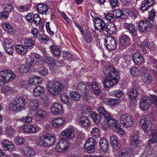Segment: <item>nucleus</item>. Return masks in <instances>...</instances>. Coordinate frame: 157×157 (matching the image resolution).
Returning <instances> with one entry per match:
<instances>
[{"mask_svg": "<svg viewBox=\"0 0 157 157\" xmlns=\"http://www.w3.org/2000/svg\"><path fill=\"white\" fill-rule=\"evenodd\" d=\"M48 91L54 95L59 94L63 88V85L60 82L56 81H49L47 85Z\"/></svg>", "mask_w": 157, "mask_h": 157, "instance_id": "f257e3e1", "label": "nucleus"}, {"mask_svg": "<svg viewBox=\"0 0 157 157\" xmlns=\"http://www.w3.org/2000/svg\"><path fill=\"white\" fill-rule=\"evenodd\" d=\"M16 76L10 70H5L0 72V85L10 82L16 78Z\"/></svg>", "mask_w": 157, "mask_h": 157, "instance_id": "f03ea898", "label": "nucleus"}, {"mask_svg": "<svg viewBox=\"0 0 157 157\" xmlns=\"http://www.w3.org/2000/svg\"><path fill=\"white\" fill-rule=\"evenodd\" d=\"M26 101L25 99L21 97L15 99L11 105L12 111L14 112H19L25 106Z\"/></svg>", "mask_w": 157, "mask_h": 157, "instance_id": "7ed1b4c3", "label": "nucleus"}, {"mask_svg": "<svg viewBox=\"0 0 157 157\" xmlns=\"http://www.w3.org/2000/svg\"><path fill=\"white\" fill-rule=\"evenodd\" d=\"M41 57L38 54L34 53L31 55L29 58L26 61V64L28 65L30 69L31 68H36L39 64V61Z\"/></svg>", "mask_w": 157, "mask_h": 157, "instance_id": "20e7f679", "label": "nucleus"}, {"mask_svg": "<svg viewBox=\"0 0 157 157\" xmlns=\"http://www.w3.org/2000/svg\"><path fill=\"white\" fill-rule=\"evenodd\" d=\"M153 28L152 22L148 20L141 21L139 22V29L140 32L145 33L150 31Z\"/></svg>", "mask_w": 157, "mask_h": 157, "instance_id": "39448f33", "label": "nucleus"}, {"mask_svg": "<svg viewBox=\"0 0 157 157\" xmlns=\"http://www.w3.org/2000/svg\"><path fill=\"white\" fill-rule=\"evenodd\" d=\"M107 122L109 126L114 132L118 133L121 135L124 134V132L120 128V125L119 123L116 120L110 118V119L108 120Z\"/></svg>", "mask_w": 157, "mask_h": 157, "instance_id": "423d86ee", "label": "nucleus"}, {"mask_svg": "<svg viewBox=\"0 0 157 157\" xmlns=\"http://www.w3.org/2000/svg\"><path fill=\"white\" fill-rule=\"evenodd\" d=\"M120 121L124 126L127 127L131 126L134 123L132 117L128 114L122 115L121 117Z\"/></svg>", "mask_w": 157, "mask_h": 157, "instance_id": "0eeeda50", "label": "nucleus"}, {"mask_svg": "<svg viewBox=\"0 0 157 157\" xmlns=\"http://www.w3.org/2000/svg\"><path fill=\"white\" fill-rule=\"evenodd\" d=\"M104 73L106 77L118 78V76L117 70L113 66H107L103 70Z\"/></svg>", "mask_w": 157, "mask_h": 157, "instance_id": "6e6552de", "label": "nucleus"}, {"mask_svg": "<svg viewBox=\"0 0 157 157\" xmlns=\"http://www.w3.org/2000/svg\"><path fill=\"white\" fill-rule=\"evenodd\" d=\"M95 140L93 138L87 139L84 146L85 151L89 153H93L95 151Z\"/></svg>", "mask_w": 157, "mask_h": 157, "instance_id": "1a4fd4ad", "label": "nucleus"}, {"mask_svg": "<svg viewBox=\"0 0 157 157\" xmlns=\"http://www.w3.org/2000/svg\"><path fill=\"white\" fill-rule=\"evenodd\" d=\"M69 147L68 142L66 140L62 138L56 145V149L58 152H65L68 150Z\"/></svg>", "mask_w": 157, "mask_h": 157, "instance_id": "9d476101", "label": "nucleus"}, {"mask_svg": "<svg viewBox=\"0 0 157 157\" xmlns=\"http://www.w3.org/2000/svg\"><path fill=\"white\" fill-rule=\"evenodd\" d=\"M94 28L100 32L105 30L106 27L105 23L103 20L100 18L97 17L94 20Z\"/></svg>", "mask_w": 157, "mask_h": 157, "instance_id": "9b49d317", "label": "nucleus"}, {"mask_svg": "<svg viewBox=\"0 0 157 157\" xmlns=\"http://www.w3.org/2000/svg\"><path fill=\"white\" fill-rule=\"evenodd\" d=\"M51 110L52 113L55 115H61L64 113L61 105L57 102L52 104Z\"/></svg>", "mask_w": 157, "mask_h": 157, "instance_id": "f8f14e48", "label": "nucleus"}, {"mask_svg": "<svg viewBox=\"0 0 157 157\" xmlns=\"http://www.w3.org/2000/svg\"><path fill=\"white\" fill-rule=\"evenodd\" d=\"M105 46L109 51H112L116 48L117 46V42L112 36H109L105 39Z\"/></svg>", "mask_w": 157, "mask_h": 157, "instance_id": "ddd939ff", "label": "nucleus"}, {"mask_svg": "<svg viewBox=\"0 0 157 157\" xmlns=\"http://www.w3.org/2000/svg\"><path fill=\"white\" fill-rule=\"evenodd\" d=\"M140 124L142 129L147 133H148L152 130L151 124L150 122L147 121V118L141 119L140 121Z\"/></svg>", "mask_w": 157, "mask_h": 157, "instance_id": "4468645a", "label": "nucleus"}, {"mask_svg": "<svg viewBox=\"0 0 157 157\" xmlns=\"http://www.w3.org/2000/svg\"><path fill=\"white\" fill-rule=\"evenodd\" d=\"M104 81V86L106 87H110L117 84L118 82V78L107 77Z\"/></svg>", "mask_w": 157, "mask_h": 157, "instance_id": "2eb2a0df", "label": "nucleus"}, {"mask_svg": "<svg viewBox=\"0 0 157 157\" xmlns=\"http://www.w3.org/2000/svg\"><path fill=\"white\" fill-rule=\"evenodd\" d=\"M108 142L105 138L101 139L99 142V149L103 153H106L108 150Z\"/></svg>", "mask_w": 157, "mask_h": 157, "instance_id": "dca6fc26", "label": "nucleus"}, {"mask_svg": "<svg viewBox=\"0 0 157 157\" xmlns=\"http://www.w3.org/2000/svg\"><path fill=\"white\" fill-rule=\"evenodd\" d=\"M23 130L26 132L36 133L40 130V128L36 125L32 124H26L23 127Z\"/></svg>", "mask_w": 157, "mask_h": 157, "instance_id": "f3484780", "label": "nucleus"}, {"mask_svg": "<svg viewBox=\"0 0 157 157\" xmlns=\"http://www.w3.org/2000/svg\"><path fill=\"white\" fill-rule=\"evenodd\" d=\"M132 59L134 63L137 65H141L144 62L143 56L139 53H134L132 56Z\"/></svg>", "mask_w": 157, "mask_h": 157, "instance_id": "a211bd4d", "label": "nucleus"}, {"mask_svg": "<svg viewBox=\"0 0 157 157\" xmlns=\"http://www.w3.org/2000/svg\"><path fill=\"white\" fill-rule=\"evenodd\" d=\"M66 119L63 117H59L54 119L52 121V126L55 128H60L65 123Z\"/></svg>", "mask_w": 157, "mask_h": 157, "instance_id": "6ab92c4d", "label": "nucleus"}, {"mask_svg": "<svg viewBox=\"0 0 157 157\" xmlns=\"http://www.w3.org/2000/svg\"><path fill=\"white\" fill-rule=\"evenodd\" d=\"M37 10L39 13L47 15L49 7L44 3H38L36 5Z\"/></svg>", "mask_w": 157, "mask_h": 157, "instance_id": "aec40b11", "label": "nucleus"}, {"mask_svg": "<svg viewBox=\"0 0 157 157\" xmlns=\"http://www.w3.org/2000/svg\"><path fill=\"white\" fill-rule=\"evenodd\" d=\"M130 39L128 36L123 35L120 38L119 46L121 48H125L128 46L130 43Z\"/></svg>", "mask_w": 157, "mask_h": 157, "instance_id": "412c9836", "label": "nucleus"}, {"mask_svg": "<svg viewBox=\"0 0 157 157\" xmlns=\"http://www.w3.org/2000/svg\"><path fill=\"white\" fill-rule=\"evenodd\" d=\"M151 104L150 100L147 99L145 97H143L141 99L140 106L141 110H146L149 109Z\"/></svg>", "mask_w": 157, "mask_h": 157, "instance_id": "4be33fe9", "label": "nucleus"}, {"mask_svg": "<svg viewBox=\"0 0 157 157\" xmlns=\"http://www.w3.org/2000/svg\"><path fill=\"white\" fill-rule=\"evenodd\" d=\"M100 118H102L106 121L110 119L111 117L109 114L105 110L104 107H100L98 109Z\"/></svg>", "mask_w": 157, "mask_h": 157, "instance_id": "5701e85b", "label": "nucleus"}, {"mask_svg": "<svg viewBox=\"0 0 157 157\" xmlns=\"http://www.w3.org/2000/svg\"><path fill=\"white\" fill-rule=\"evenodd\" d=\"M2 146L4 150L13 151L15 150V146L8 140H4L2 143Z\"/></svg>", "mask_w": 157, "mask_h": 157, "instance_id": "b1692460", "label": "nucleus"}, {"mask_svg": "<svg viewBox=\"0 0 157 157\" xmlns=\"http://www.w3.org/2000/svg\"><path fill=\"white\" fill-rule=\"evenodd\" d=\"M132 154L131 149L125 148L118 152L117 157H129Z\"/></svg>", "mask_w": 157, "mask_h": 157, "instance_id": "393cba45", "label": "nucleus"}, {"mask_svg": "<svg viewBox=\"0 0 157 157\" xmlns=\"http://www.w3.org/2000/svg\"><path fill=\"white\" fill-rule=\"evenodd\" d=\"M43 137L46 142L45 144L48 145V146L53 144L55 142L54 136L52 134H47L43 135Z\"/></svg>", "mask_w": 157, "mask_h": 157, "instance_id": "a878e982", "label": "nucleus"}, {"mask_svg": "<svg viewBox=\"0 0 157 157\" xmlns=\"http://www.w3.org/2000/svg\"><path fill=\"white\" fill-rule=\"evenodd\" d=\"M21 152L22 154L28 157L32 156L35 153L34 149L29 147H22L21 150Z\"/></svg>", "mask_w": 157, "mask_h": 157, "instance_id": "bb28decb", "label": "nucleus"}, {"mask_svg": "<svg viewBox=\"0 0 157 157\" xmlns=\"http://www.w3.org/2000/svg\"><path fill=\"white\" fill-rule=\"evenodd\" d=\"M74 130L72 128H68L63 130L61 133V135L65 136L66 138L70 139L74 136Z\"/></svg>", "mask_w": 157, "mask_h": 157, "instance_id": "cd10ccee", "label": "nucleus"}, {"mask_svg": "<svg viewBox=\"0 0 157 157\" xmlns=\"http://www.w3.org/2000/svg\"><path fill=\"white\" fill-rule=\"evenodd\" d=\"M105 30L108 34L112 35L115 33L116 31V27L115 25L110 23L106 26Z\"/></svg>", "mask_w": 157, "mask_h": 157, "instance_id": "c85d7f7f", "label": "nucleus"}, {"mask_svg": "<svg viewBox=\"0 0 157 157\" xmlns=\"http://www.w3.org/2000/svg\"><path fill=\"white\" fill-rule=\"evenodd\" d=\"M15 49L17 52L21 55H25L28 50L24 44L16 45L15 46Z\"/></svg>", "mask_w": 157, "mask_h": 157, "instance_id": "c756f323", "label": "nucleus"}, {"mask_svg": "<svg viewBox=\"0 0 157 157\" xmlns=\"http://www.w3.org/2000/svg\"><path fill=\"white\" fill-rule=\"evenodd\" d=\"M36 121H42L45 118L47 115L46 113L42 110H38L36 113Z\"/></svg>", "mask_w": 157, "mask_h": 157, "instance_id": "7c9ffc66", "label": "nucleus"}, {"mask_svg": "<svg viewBox=\"0 0 157 157\" xmlns=\"http://www.w3.org/2000/svg\"><path fill=\"white\" fill-rule=\"evenodd\" d=\"M142 144L141 141L138 138V136L136 134H134L131 140V147L132 148L135 145H141Z\"/></svg>", "mask_w": 157, "mask_h": 157, "instance_id": "2f4dec72", "label": "nucleus"}, {"mask_svg": "<svg viewBox=\"0 0 157 157\" xmlns=\"http://www.w3.org/2000/svg\"><path fill=\"white\" fill-rule=\"evenodd\" d=\"M24 45L27 48L31 49L34 46L35 43V41L30 38H26L24 41Z\"/></svg>", "mask_w": 157, "mask_h": 157, "instance_id": "473e14b6", "label": "nucleus"}, {"mask_svg": "<svg viewBox=\"0 0 157 157\" xmlns=\"http://www.w3.org/2000/svg\"><path fill=\"white\" fill-rule=\"evenodd\" d=\"M44 91V88L41 86H37L35 87L33 90V93L36 97L39 96L43 94Z\"/></svg>", "mask_w": 157, "mask_h": 157, "instance_id": "72a5a7b5", "label": "nucleus"}, {"mask_svg": "<svg viewBox=\"0 0 157 157\" xmlns=\"http://www.w3.org/2000/svg\"><path fill=\"white\" fill-rule=\"evenodd\" d=\"M100 84L96 82L92 83V88L94 93L96 95H99L101 92Z\"/></svg>", "mask_w": 157, "mask_h": 157, "instance_id": "f704fd0d", "label": "nucleus"}, {"mask_svg": "<svg viewBox=\"0 0 157 157\" xmlns=\"http://www.w3.org/2000/svg\"><path fill=\"white\" fill-rule=\"evenodd\" d=\"M39 102L37 100L34 99L30 101L29 106L31 110L34 112L39 108Z\"/></svg>", "mask_w": 157, "mask_h": 157, "instance_id": "c9c22d12", "label": "nucleus"}, {"mask_svg": "<svg viewBox=\"0 0 157 157\" xmlns=\"http://www.w3.org/2000/svg\"><path fill=\"white\" fill-rule=\"evenodd\" d=\"M110 143L114 148L119 147V140L117 136L112 135L110 138Z\"/></svg>", "mask_w": 157, "mask_h": 157, "instance_id": "e433bc0d", "label": "nucleus"}, {"mask_svg": "<svg viewBox=\"0 0 157 157\" xmlns=\"http://www.w3.org/2000/svg\"><path fill=\"white\" fill-rule=\"evenodd\" d=\"M127 29L129 33L132 36H135L137 35V29L132 24H129L127 25Z\"/></svg>", "mask_w": 157, "mask_h": 157, "instance_id": "4c0bfd02", "label": "nucleus"}, {"mask_svg": "<svg viewBox=\"0 0 157 157\" xmlns=\"http://www.w3.org/2000/svg\"><path fill=\"white\" fill-rule=\"evenodd\" d=\"M50 48L52 52L56 57L59 58L60 57L61 52L59 48L54 45L50 46Z\"/></svg>", "mask_w": 157, "mask_h": 157, "instance_id": "58836bf2", "label": "nucleus"}, {"mask_svg": "<svg viewBox=\"0 0 157 157\" xmlns=\"http://www.w3.org/2000/svg\"><path fill=\"white\" fill-rule=\"evenodd\" d=\"M79 121L84 127H88L90 124V122L89 119L85 116L81 117L79 120Z\"/></svg>", "mask_w": 157, "mask_h": 157, "instance_id": "ea45409f", "label": "nucleus"}, {"mask_svg": "<svg viewBox=\"0 0 157 157\" xmlns=\"http://www.w3.org/2000/svg\"><path fill=\"white\" fill-rule=\"evenodd\" d=\"M137 88V87L135 86L131 89L130 92L128 93V95L131 100L136 99L138 95V91Z\"/></svg>", "mask_w": 157, "mask_h": 157, "instance_id": "a19ab883", "label": "nucleus"}, {"mask_svg": "<svg viewBox=\"0 0 157 157\" xmlns=\"http://www.w3.org/2000/svg\"><path fill=\"white\" fill-rule=\"evenodd\" d=\"M138 44L140 46V47L142 48L143 51L144 53L146 52V50L145 48V46L150 49H152V44L150 42L146 41H144L142 44L140 42V44Z\"/></svg>", "mask_w": 157, "mask_h": 157, "instance_id": "79ce46f5", "label": "nucleus"}, {"mask_svg": "<svg viewBox=\"0 0 157 157\" xmlns=\"http://www.w3.org/2000/svg\"><path fill=\"white\" fill-rule=\"evenodd\" d=\"M131 74L133 76L137 77L140 74V69L137 67H131L130 69Z\"/></svg>", "mask_w": 157, "mask_h": 157, "instance_id": "37998d69", "label": "nucleus"}, {"mask_svg": "<svg viewBox=\"0 0 157 157\" xmlns=\"http://www.w3.org/2000/svg\"><path fill=\"white\" fill-rule=\"evenodd\" d=\"M152 138L148 140L149 144L157 142V130H154L153 131L151 134Z\"/></svg>", "mask_w": 157, "mask_h": 157, "instance_id": "c03bdc74", "label": "nucleus"}, {"mask_svg": "<svg viewBox=\"0 0 157 157\" xmlns=\"http://www.w3.org/2000/svg\"><path fill=\"white\" fill-rule=\"evenodd\" d=\"M91 136L95 138H97L100 136V130L97 128H93L90 132Z\"/></svg>", "mask_w": 157, "mask_h": 157, "instance_id": "a18cd8bd", "label": "nucleus"}, {"mask_svg": "<svg viewBox=\"0 0 157 157\" xmlns=\"http://www.w3.org/2000/svg\"><path fill=\"white\" fill-rule=\"evenodd\" d=\"M94 36L89 31H86L84 37V40L87 42L90 43L93 40Z\"/></svg>", "mask_w": 157, "mask_h": 157, "instance_id": "49530a36", "label": "nucleus"}, {"mask_svg": "<svg viewBox=\"0 0 157 157\" xmlns=\"http://www.w3.org/2000/svg\"><path fill=\"white\" fill-rule=\"evenodd\" d=\"M142 78L144 82L147 84H150L152 81L151 76L149 73L142 76Z\"/></svg>", "mask_w": 157, "mask_h": 157, "instance_id": "de8ad7c7", "label": "nucleus"}, {"mask_svg": "<svg viewBox=\"0 0 157 157\" xmlns=\"http://www.w3.org/2000/svg\"><path fill=\"white\" fill-rule=\"evenodd\" d=\"M145 150L148 157H156L157 156L156 151L152 148H148Z\"/></svg>", "mask_w": 157, "mask_h": 157, "instance_id": "09e8293b", "label": "nucleus"}, {"mask_svg": "<svg viewBox=\"0 0 157 157\" xmlns=\"http://www.w3.org/2000/svg\"><path fill=\"white\" fill-rule=\"evenodd\" d=\"M124 11H121L119 9H117L116 10H114L113 12V14L115 17V18H119L121 17L122 18H124V13H123Z\"/></svg>", "mask_w": 157, "mask_h": 157, "instance_id": "8fccbe9b", "label": "nucleus"}, {"mask_svg": "<svg viewBox=\"0 0 157 157\" xmlns=\"http://www.w3.org/2000/svg\"><path fill=\"white\" fill-rule=\"evenodd\" d=\"M77 89L78 90L82 93L86 92L87 90L86 84L82 82H80L78 84Z\"/></svg>", "mask_w": 157, "mask_h": 157, "instance_id": "3c124183", "label": "nucleus"}, {"mask_svg": "<svg viewBox=\"0 0 157 157\" xmlns=\"http://www.w3.org/2000/svg\"><path fill=\"white\" fill-rule=\"evenodd\" d=\"M5 51L9 55H12L13 53V44L8 45L4 46Z\"/></svg>", "mask_w": 157, "mask_h": 157, "instance_id": "603ef678", "label": "nucleus"}, {"mask_svg": "<svg viewBox=\"0 0 157 157\" xmlns=\"http://www.w3.org/2000/svg\"><path fill=\"white\" fill-rule=\"evenodd\" d=\"M91 111V108L87 105H82L81 109V113L84 114H87Z\"/></svg>", "mask_w": 157, "mask_h": 157, "instance_id": "864d4df0", "label": "nucleus"}, {"mask_svg": "<svg viewBox=\"0 0 157 157\" xmlns=\"http://www.w3.org/2000/svg\"><path fill=\"white\" fill-rule=\"evenodd\" d=\"M44 59L46 63L49 64H55L56 61L52 58L50 57L48 54L44 56Z\"/></svg>", "mask_w": 157, "mask_h": 157, "instance_id": "5fc2aeb1", "label": "nucleus"}, {"mask_svg": "<svg viewBox=\"0 0 157 157\" xmlns=\"http://www.w3.org/2000/svg\"><path fill=\"white\" fill-rule=\"evenodd\" d=\"M2 27L3 29L7 32H13V28L9 23L5 22L2 25Z\"/></svg>", "mask_w": 157, "mask_h": 157, "instance_id": "6e6d98bb", "label": "nucleus"}, {"mask_svg": "<svg viewBox=\"0 0 157 157\" xmlns=\"http://www.w3.org/2000/svg\"><path fill=\"white\" fill-rule=\"evenodd\" d=\"M13 90V88L7 86H4L2 88V92L6 94H8L11 93Z\"/></svg>", "mask_w": 157, "mask_h": 157, "instance_id": "4d7b16f0", "label": "nucleus"}, {"mask_svg": "<svg viewBox=\"0 0 157 157\" xmlns=\"http://www.w3.org/2000/svg\"><path fill=\"white\" fill-rule=\"evenodd\" d=\"M14 142L16 144L21 145L24 143L25 140L22 137L17 136L16 137Z\"/></svg>", "mask_w": 157, "mask_h": 157, "instance_id": "13d9d810", "label": "nucleus"}, {"mask_svg": "<svg viewBox=\"0 0 157 157\" xmlns=\"http://www.w3.org/2000/svg\"><path fill=\"white\" fill-rule=\"evenodd\" d=\"M15 129L10 126H7L6 128L5 132L6 134L9 136H12L15 132Z\"/></svg>", "mask_w": 157, "mask_h": 157, "instance_id": "bf43d9fd", "label": "nucleus"}, {"mask_svg": "<svg viewBox=\"0 0 157 157\" xmlns=\"http://www.w3.org/2000/svg\"><path fill=\"white\" fill-rule=\"evenodd\" d=\"M45 143H46L45 140H44V138H42L40 137H38V139L37 140V144L39 146H44L45 147L48 146V145L45 144Z\"/></svg>", "mask_w": 157, "mask_h": 157, "instance_id": "052dcab7", "label": "nucleus"}, {"mask_svg": "<svg viewBox=\"0 0 157 157\" xmlns=\"http://www.w3.org/2000/svg\"><path fill=\"white\" fill-rule=\"evenodd\" d=\"M29 68L27 64H23L20 67L19 71L21 73H25L29 70Z\"/></svg>", "mask_w": 157, "mask_h": 157, "instance_id": "680f3d73", "label": "nucleus"}, {"mask_svg": "<svg viewBox=\"0 0 157 157\" xmlns=\"http://www.w3.org/2000/svg\"><path fill=\"white\" fill-rule=\"evenodd\" d=\"M70 95L73 100L76 101L78 100L80 97V94L76 91L71 92L70 94Z\"/></svg>", "mask_w": 157, "mask_h": 157, "instance_id": "e2e57ef3", "label": "nucleus"}, {"mask_svg": "<svg viewBox=\"0 0 157 157\" xmlns=\"http://www.w3.org/2000/svg\"><path fill=\"white\" fill-rule=\"evenodd\" d=\"M60 99L61 101L64 103L66 104H68L69 98L67 95L64 93L60 95Z\"/></svg>", "mask_w": 157, "mask_h": 157, "instance_id": "0e129e2a", "label": "nucleus"}, {"mask_svg": "<svg viewBox=\"0 0 157 157\" xmlns=\"http://www.w3.org/2000/svg\"><path fill=\"white\" fill-rule=\"evenodd\" d=\"M33 22L36 25H41L42 23L41 22V18L39 17V15L38 14H35L34 16L33 17Z\"/></svg>", "mask_w": 157, "mask_h": 157, "instance_id": "69168bd1", "label": "nucleus"}, {"mask_svg": "<svg viewBox=\"0 0 157 157\" xmlns=\"http://www.w3.org/2000/svg\"><path fill=\"white\" fill-rule=\"evenodd\" d=\"M91 117L93 121L96 123H98L100 121V116L96 113H93L91 115Z\"/></svg>", "mask_w": 157, "mask_h": 157, "instance_id": "338daca9", "label": "nucleus"}, {"mask_svg": "<svg viewBox=\"0 0 157 157\" xmlns=\"http://www.w3.org/2000/svg\"><path fill=\"white\" fill-rule=\"evenodd\" d=\"M153 3V0H145L142 2L140 6H151Z\"/></svg>", "mask_w": 157, "mask_h": 157, "instance_id": "774afa93", "label": "nucleus"}]
</instances>
